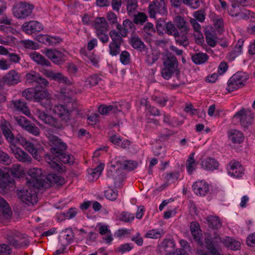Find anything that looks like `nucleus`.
<instances>
[{"label":"nucleus","mask_w":255,"mask_h":255,"mask_svg":"<svg viewBox=\"0 0 255 255\" xmlns=\"http://www.w3.org/2000/svg\"><path fill=\"white\" fill-rule=\"evenodd\" d=\"M72 110L65 106L60 105L53 110L54 115L39 109L35 111V115L44 124L56 129H63L68 125L70 121V113Z\"/></svg>","instance_id":"obj_1"},{"label":"nucleus","mask_w":255,"mask_h":255,"mask_svg":"<svg viewBox=\"0 0 255 255\" xmlns=\"http://www.w3.org/2000/svg\"><path fill=\"white\" fill-rule=\"evenodd\" d=\"M161 74L165 79L168 80L175 74L176 78L179 80L180 71L178 69V62L176 57L172 53H167L163 59V68L161 70Z\"/></svg>","instance_id":"obj_2"},{"label":"nucleus","mask_w":255,"mask_h":255,"mask_svg":"<svg viewBox=\"0 0 255 255\" xmlns=\"http://www.w3.org/2000/svg\"><path fill=\"white\" fill-rule=\"evenodd\" d=\"M23 175L21 167L18 164H14L8 172L0 170V188L7 189L14 184L13 177L20 178Z\"/></svg>","instance_id":"obj_3"},{"label":"nucleus","mask_w":255,"mask_h":255,"mask_svg":"<svg viewBox=\"0 0 255 255\" xmlns=\"http://www.w3.org/2000/svg\"><path fill=\"white\" fill-rule=\"evenodd\" d=\"M28 174L29 178H26V183L28 186L39 189L44 186L45 180L47 178L42 174L40 169L33 168L30 169Z\"/></svg>","instance_id":"obj_4"},{"label":"nucleus","mask_w":255,"mask_h":255,"mask_svg":"<svg viewBox=\"0 0 255 255\" xmlns=\"http://www.w3.org/2000/svg\"><path fill=\"white\" fill-rule=\"evenodd\" d=\"M6 236L8 243L16 249L26 247L29 243L25 235H22L17 232H8Z\"/></svg>","instance_id":"obj_5"},{"label":"nucleus","mask_w":255,"mask_h":255,"mask_svg":"<svg viewBox=\"0 0 255 255\" xmlns=\"http://www.w3.org/2000/svg\"><path fill=\"white\" fill-rule=\"evenodd\" d=\"M248 78L249 76L247 74L243 72H237L228 80L226 90L229 93H231L243 87Z\"/></svg>","instance_id":"obj_6"},{"label":"nucleus","mask_w":255,"mask_h":255,"mask_svg":"<svg viewBox=\"0 0 255 255\" xmlns=\"http://www.w3.org/2000/svg\"><path fill=\"white\" fill-rule=\"evenodd\" d=\"M33 8V5L20 2L13 6L12 11L14 16L16 18L24 19L31 15Z\"/></svg>","instance_id":"obj_7"},{"label":"nucleus","mask_w":255,"mask_h":255,"mask_svg":"<svg viewBox=\"0 0 255 255\" xmlns=\"http://www.w3.org/2000/svg\"><path fill=\"white\" fill-rule=\"evenodd\" d=\"M21 190H17V194L19 199L27 204H34L37 202V197L35 191L31 187Z\"/></svg>","instance_id":"obj_8"},{"label":"nucleus","mask_w":255,"mask_h":255,"mask_svg":"<svg viewBox=\"0 0 255 255\" xmlns=\"http://www.w3.org/2000/svg\"><path fill=\"white\" fill-rule=\"evenodd\" d=\"M234 119L240 121L241 126L247 128L251 124L254 115L251 110L243 109L234 115Z\"/></svg>","instance_id":"obj_9"},{"label":"nucleus","mask_w":255,"mask_h":255,"mask_svg":"<svg viewBox=\"0 0 255 255\" xmlns=\"http://www.w3.org/2000/svg\"><path fill=\"white\" fill-rule=\"evenodd\" d=\"M166 12L164 0H155L148 6V12L150 17H154L156 13L164 14Z\"/></svg>","instance_id":"obj_10"},{"label":"nucleus","mask_w":255,"mask_h":255,"mask_svg":"<svg viewBox=\"0 0 255 255\" xmlns=\"http://www.w3.org/2000/svg\"><path fill=\"white\" fill-rule=\"evenodd\" d=\"M49 139L52 143L50 151L54 156L65 151L67 149V144L57 136L52 135Z\"/></svg>","instance_id":"obj_11"},{"label":"nucleus","mask_w":255,"mask_h":255,"mask_svg":"<svg viewBox=\"0 0 255 255\" xmlns=\"http://www.w3.org/2000/svg\"><path fill=\"white\" fill-rule=\"evenodd\" d=\"M10 148L11 152L19 161L27 164L31 163L32 159L31 157L22 149L15 145L10 146Z\"/></svg>","instance_id":"obj_12"},{"label":"nucleus","mask_w":255,"mask_h":255,"mask_svg":"<svg viewBox=\"0 0 255 255\" xmlns=\"http://www.w3.org/2000/svg\"><path fill=\"white\" fill-rule=\"evenodd\" d=\"M2 80L4 84L15 85L21 82L20 75L15 70H11L3 77Z\"/></svg>","instance_id":"obj_13"},{"label":"nucleus","mask_w":255,"mask_h":255,"mask_svg":"<svg viewBox=\"0 0 255 255\" xmlns=\"http://www.w3.org/2000/svg\"><path fill=\"white\" fill-rule=\"evenodd\" d=\"M43 74L46 77L57 81L59 83H65L67 85L70 84V81L69 79L60 72H55L52 70H44Z\"/></svg>","instance_id":"obj_14"},{"label":"nucleus","mask_w":255,"mask_h":255,"mask_svg":"<svg viewBox=\"0 0 255 255\" xmlns=\"http://www.w3.org/2000/svg\"><path fill=\"white\" fill-rule=\"evenodd\" d=\"M22 27L26 33L31 34L36 32H39L43 29L42 25L36 21H30L24 22Z\"/></svg>","instance_id":"obj_15"},{"label":"nucleus","mask_w":255,"mask_h":255,"mask_svg":"<svg viewBox=\"0 0 255 255\" xmlns=\"http://www.w3.org/2000/svg\"><path fill=\"white\" fill-rule=\"evenodd\" d=\"M107 176L110 179L114 181L116 187H119L124 179V175L120 170H109L107 171Z\"/></svg>","instance_id":"obj_16"},{"label":"nucleus","mask_w":255,"mask_h":255,"mask_svg":"<svg viewBox=\"0 0 255 255\" xmlns=\"http://www.w3.org/2000/svg\"><path fill=\"white\" fill-rule=\"evenodd\" d=\"M192 187L195 193L200 196H205L209 191L208 184L203 181L195 182Z\"/></svg>","instance_id":"obj_17"},{"label":"nucleus","mask_w":255,"mask_h":255,"mask_svg":"<svg viewBox=\"0 0 255 255\" xmlns=\"http://www.w3.org/2000/svg\"><path fill=\"white\" fill-rule=\"evenodd\" d=\"M228 173L232 176L239 178L241 176L244 169L239 162H230Z\"/></svg>","instance_id":"obj_18"},{"label":"nucleus","mask_w":255,"mask_h":255,"mask_svg":"<svg viewBox=\"0 0 255 255\" xmlns=\"http://www.w3.org/2000/svg\"><path fill=\"white\" fill-rule=\"evenodd\" d=\"M189 30H178L173 36L176 43L184 47L187 46L188 44V39L187 34Z\"/></svg>","instance_id":"obj_19"},{"label":"nucleus","mask_w":255,"mask_h":255,"mask_svg":"<svg viewBox=\"0 0 255 255\" xmlns=\"http://www.w3.org/2000/svg\"><path fill=\"white\" fill-rule=\"evenodd\" d=\"M11 105L14 110L21 112L26 116L30 114V111L26 106V103L21 99L12 101Z\"/></svg>","instance_id":"obj_20"},{"label":"nucleus","mask_w":255,"mask_h":255,"mask_svg":"<svg viewBox=\"0 0 255 255\" xmlns=\"http://www.w3.org/2000/svg\"><path fill=\"white\" fill-rule=\"evenodd\" d=\"M12 214L10 208L6 201L0 196V216L7 219Z\"/></svg>","instance_id":"obj_21"},{"label":"nucleus","mask_w":255,"mask_h":255,"mask_svg":"<svg viewBox=\"0 0 255 255\" xmlns=\"http://www.w3.org/2000/svg\"><path fill=\"white\" fill-rule=\"evenodd\" d=\"M201 165L204 169L213 170L218 169L219 163L214 158L207 157L202 160Z\"/></svg>","instance_id":"obj_22"},{"label":"nucleus","mask_w":255,"mask_h":255,"mask_svg":"<svg viewBox=\"0 0 255 255\" xmlns=\"http://www.w3.org/2000/svg\"><path fill=\"white\" fill-rule=\"evenodd\" d=\"M56 158L53 154L52 155H49L48 154H45L44 156V159L46 162L49 165L50 167L56 171L59 172H63L65 171V167L61 166L54 160Z\"/></svg>","instance_id":"obj_23"},{"label":"nucleus","mask_w":255,"mask_h":255,"mask_svg":"<svg viewBox=\"0 0 255 255\" xmlns=\"http://www.w3.org/2000/svg\"><path fill=\"white\" fill-rule=\"evenodd\" d=\"M30 58L37 64L42 66H50L51 63L40 54L34 52L30 54Z\"/></svg>","instance_id":"obj_24"},{"label":"nucleus","mask_w":255,"mask_h":255,"mask_svg":"<svg viewBox=\"0 0 255 255\" xmlns=\"http://www.w3.org/2000/svg\"><path fill=\"white\" fill-rule=\"evenodd\" d=\"M95 28L96 31H107L109 29V24L103 17H97L95 20Z\"/></svg>","instance_id":"obj_25"},{"label":"nucleus","mask_w":255,"mask_h":255,"mask_svg":"<svg viewBox=\"0 0 255 255\" xmlns=\"http://www.w3.org/2000/svg\"><path fill=\"white\" fill-rule=\"evenodd\" d=\"M229 139L234 143H241L244 139L243 133L238 130H231L229 134Z\"/></svg>","instance_id":"obj_26"},{"label":"nucleus","mask_w":255,"mask_h":255,"mask_svg":"<svg viewBox=\"0 0 255 255\" xmlns=\"http://www.w3.org/2000/svg\"><path fill=\"white\" fill-rule=\"evenodd\" d=\"M223 242L226 247L232 250L237 251L240 249L241 243L233 238L227 237Z\"/></svg>","instance_id":"obj_27"},{"label":"nucleus","mask_w":255,"mask_h":255,"mask_svg":"<svg viewBox=\"0 0 255 255\" xmlns=\"http://www.w3.org/2000/svg\"><path fill=\"white\" fill-rule=\"evenodd\" d=\"M57 160L59 161L64 163L69 164L70 165L73 164L75 162V158L74 156L70 154H67L64 152L59 153L55 156Z\"/></svg>","instance_id":"obj_28"},{"label":"nucleus","mask_w":255,"mask_h":255,"mask_svg":"<svg viewBox=\"0 0 255 255\" xmlns=\"http://www.w3.org/2000/svg\"><path fill=\"white\" fill-rule=\"evenodd\" d=\"M175 25L179 30H189L188 23L187 22L183 17L181 16H177L174 18Z\"/></svg>","instance_id":"obj_29"},{"label":"nucleus","mask_w":255,"mask_h":255,"mask_svg":"<svg viewBox=\"0 0 255 255\" xmlns=\"http://www.w3.org/2000/svg\"><path fill=\"white\" fill-rule=\"evenodd\" d=\"M205 37L207 43L212 47H214L217 44V38L215 31L208 30L205 31Z\"/></svg>","instance_id":"obj_30"},{"label":"nucleus","mask_w":255,"mask_h":255,"mask_svg":"<svg viewBox=\"0 0 255 255\" xmlns=\"http://www.w3.org/2000/svg\"><path fill=\"white\" fill-rule=\"evenodd\" d=\"M129 43L133 48L140 51H142L145 48L144 43L138 36L131 37L130 39Z\"/></svg>","instance_id":"obj_31"},{"label":"nucleus","mask_w":255,"mask_h":255,"mask_svg":"<svg viewBox=\"0 0 255 255\" xmlns=\"http://www.w3.org/2000/svg\"><path fill=\"white\" fill-rule=\"evenodd\" d=\"M206 221L211 228L217 229L220 228L222 224L219 218L217 216H211L206 218Z\"/></svg>","instance_id":"obj_32"},{"label":"nucleus","mask_w":255,"mask_h":255,"mask_svg":"<svg viewBox=\"0 0 255 255\" xmlns=\"http://www.w3.org/2000/svg\"><path fill=\"white\" fill-rule=\"evenodd\" d=\"M49 94L44 89H40L38 86L36 87L34 101L39 102L40 101L48 98Z\"/></svg>","instance_id":"obj_33"},{"label":"nucleus","mask_w":255,"mask_h":255,"mask_svg":"<svg viewBox=\"0 0 255 255\" xmlns=\"http://www.w3.org/2000/svg\"><path fill=\"white\" fill-rule=\"evenodd\" d=\"M137 2L136 0H128L127 2V9L130 16L135 14L137 11Z\"/></svg>","instance_id":"obj_34"},{"label":"nucleus","mask_w":255,"mask_h":255,"mask_svg":"<svg viewBox=\"0 0 255 255\" xmlns=\"http://www.w3.org/2000/svg\"><path fill=\"white\" fill-rule=\"evenodd\" d=\"M24 147L32 155L34 159L38 161L41 159V156L39 154L38 150L35 148L33 143L29 142Z\"/></svg>","instance_id":"obj_35"},{"label":"nucleus","mask_w":255,"mask_h":255,"mask_svg":"<svg viewBox=\"0 0 255 255\" xmlns=\"http://www.w3.org/2000/svg\"><path fill=\"white\" fill-rule=\"evenodd\" d=\"M208 58V55L203 53H197L192 56V59L196 64H201L205 63Z\"/></svg>","instance_id":"obj_36"},{"label":"nucleus","mask_w":255,"mask_h":255,"mask_svg":"<svg viewBox=\"0 0 255 255\" xmlns=\"http://www.w3.org/2000/svg\"><path fill=\"white\" fill-rule=\"evenodd\" d=\"M109 35L112 39V41L110 43L122 44L124 41L122 38V37H124L119 34L116 30H111L109 32Z\"/></svg>","instance_id":"obj_37"},{"label":"nucleus","mask_w":255,"mask_h":255,"mask_svg":"<svg viewBox=\"0 0 255 255\" xmlns=\"http://www.w3.org/2000/svg\"><path fill=\"white\" fill-rule=\"evenodd\" d=\"M161 247L163 248L165 252L170 254L174 251L175 244L172 240L164 239L161 243Z\"/></svg>","instance_id":"obj_38"},{"label":"nucleus","mask_w":255,"mask_h":255,"mask_svg":"<svg viewBox=\"0 0 255 255\" xmlns=\"http://www.w3.org/2000/svg\"><path fill=\"white\" fill-rule=\"evenodd\" d=\"M62 41V39L59 37L45 35L42 37V42L44 43H47L50 45H56L60 43Z\"/></svg>","instance_id":"obj_39"},{"label":"nucleus","mask_w":255,"mask_h":255,"mask_svg":"<svg viewBox=\"0 0 255 255\" xmlns=\"http://www.w3.org/2000/svg\"><path fill=\"white\" fill-rule=\"evenodd\" d=\"M243 43V41H238V43L236 44L234 49L229 54V57L230 60H234L235 58L241 53Z\"/></svg>","instance_id":"obj_40"},{"label":"nucleus","mask_w":255,"mask_h":255,"mask_svg":"<svg viewBox=\"0 0 255 255\" xmlns=\"http://www.w3.org/2000/svg\"><path fill=\"white\" fill-rule=\"evenodd\" d=\"M47 179L49 180L51 182L54 183L58 186H62L65 183L64 178L56 174H49L47 177Z\"/></svg>","instance_id":"obj_41"},{"label":"nucleus","mask_w":255,"mask_h":255,"mask_svg":"<svg viewBox=\"0 0 255 255\" xmlns=\"http://www.w3.org/2000/svg\"><path fill=\"white\" fill-rule=\"evenodd\" d=\"M194 152L191 153L186 161V168L188 172L190 174L192 173L193 171L195 169V167L196 165L194 159Z\"/></svg>","instance_id":"obj_42"},{"label":"nucleus","mask_w":255,"mask_h":255,"mask_svg":"<svg viewBox=\"0 0 255 255\" xmlns=\"http://www.w3.org/2000/svg\"><path fill=\"white\" fill-rule=\"evenodd\" d=\"M132 16L133 21L136 24H143L147 19V15L143 12H137Z\"/></svg>","instance_id":"obj_43"},{"label":"nucleus","mask_w":255,"mask_h":255,"mask_svg":"<svg viewBox=\"0 0 255 255\" xmlns=\"http://www.w3.org/2000/svg\"><path fill=\"white\" fill-rule=\"evenodd\" d=\"M123 26L124 30L122 32V35H123V37H126L129 32V30H131L134 25L131 21L127 19L123 21Z\"/></svg>","instance_id":"obj_44"},{"label":"nucleus","mask_w":255,"mask_h":255,"mask_svg":"<svg viewBox=\"0 0 255 255\" xmlns=\"http://www.w3.org/2000/svg\"><path fill=\"white\" fill-rule=\"evenodd\" d=\"M24 129L35 136H38L40 134V129L34 124L31 123L30 121Z\"/></svg>","instance_id":"obj_45"},{"label":"nucleus","mask_w":255,"mask_h":255,"mask_svg":"<svg viewBox=\"0 0 255 255\" xmlns=\"http://www.w3.org/2000/svg\"><path fill=\"white\" fill-rule=\"evenodd\" d=\"M52 62L57 65H61L65 61V55L61 51L57 50V54H55Z\"/></svg>","instance_id":"obj_46"},{"label":"nucleus","mask_w":255,"mask_h":255,"mask_svg":"<svg viewBox=\"0 0 255 255\" xmlns=\"http://www.w3.org/2000/svg\"><path fill=\"white\" fill-rule=\"evenodd\" d=\"M213 20L214 21V24L215 28L219 32L222 33L224 30V23L223 19L221 17L216 16L213 18Z\"/></svg>","instance_id":"obj_47"},{"label":"nucleus","mask_w":255,"mask_h":255,"mask_svg":"<svg viewBox=\"0 0 255 255\" xmlns=\"http://www.w3.org/2000/svg\"><path fill=\"white\" fill-rule=\"evenodd\" d=\"M178 30L175 24L171 22H168L165 23V33H167L168 35L174 36Z\"/></svg>","instance_id":"obj_48"},{"label":"nucleus","mask_w":255,"mask_h":255,"mask_svg":"<svg viewBox=\"0 0 255 255\" xmlns=\"http://www.w3.org/2000/svg\"><path fill=\"white\" fill-rule=\"evenodd\" d=\"M101 80V78L97 75H93L89 77L86 80V85H89L90 87L97 85L99 82Z\"/></svg>","instance_id":"obj_49"},{"label":"nucleus","mask_w":255,"mask_h":255,"mask_svg":"<svg viewBox=\"0 0 255 255\" xmlns=\"http://www.w3.org/2000/svg\"><path fill=\"white\" fill-rule=\"evenodd\" d=\"M36 87L25 89L22 93V96L27 100L34 101Z\"/></svg>","instance_id":"obj_50"},{"label":"nucleus","mask_w":255,"mask_h":255,"mask_svg":"<svg viewBox=\"0 0 255 255\" xmlns=\"http://www.w3.org/2000/svg\"><path fill=\"white\" fill-rule=\"evenodd\" d=\"M29 142L22 135L18 134L16 137L14 136V140L11 142L10 146L15 145L19 143L22 146L25 147Z\"/></svg>","instance_id":"obj_51"},{"label":"nucleus","mask_w":255,"mask_h":255,"mask_svg":"<svg viewBox=\"0 0 255 255\" xmlns=\"http://www.w3.org/2000/svg\"><path fill=\"white\" fill-rule=\"evenodd\" d=\"M159 57V54L158 52H152L146 55V61L148 65L153 64Z\"/></svg>","instance_id":"obj_52"},{"label":"nucleus","mask_w":255,"mask_h":255,"mask_svg":"<svg viewBox=\"0 0 255 255\" xmlns=\"http://www.w3.org/2000/svg\"><path fill=\"white\" fill-rule=\"evenodd\" d=\"M121 44L110 43L109 52L112 56L118 55L121 51Z\"/></svg>","instance_id":"obj_53"},{"label":"nucleus","mask_w":255,"mask_h":255,"mask_svg":"<svg viewBox=\"0 0 255 255\" xmlns=\"http://www.w3.org/2000/svg\"><path fill=\"white\" fill-rule=\"evenodd\" d=\"M104 166L105 165L104 163H101L94 169H91L92 172L90 174L92 175L93 178H98L100 176L104 169Z\"/></svg>","instance_id":"obj_54"},{"label":"nucleus","mask_w":255,"mask_h":255,"mask_svg":"<svg viewBox=\"0 0 255 255\" xmlns=\"http://www.w3.org/2000/svg\"><path fill=\"white\" fill-rule=\"evenodd\" d=\"M14 119L15 122H16L17 124L24 129L30 122V121L28 120L26 118L22 116L14 117Z\"/></svg>","instance_id":"obj_55"},{"label":"nucleus","mask_w":255,"mask_h":255,"mask_svg":"<svg viewBox=\"0 0 255 255\" xmlns=\"http://www.w3.org/2000/svg\"><path fill=\"white\" fill-rule=\"evenodd\" d=\"M105 195L108 199L114 201L118 197V192L113 189L109 188L105 191Z\"/></svg>","instance_id":"obj_56"},{"label":"nucleus","mask_w":255,"mask_h":255,"mask_svg":"<svg viewBox=\"0 0 255 255\" xmlns=\"http://www.w3.org/2000/svg\"><path fill=\"white\" fill-rule=\"evenodd\" d=\"M137 165V163L134 161H126L123 164L122 167L125 170L128 171L132 170L134 169Z\"/></svg>","instance_id":"obj_57"},{"label":"nucleus","mask_w":255,"mask_h":255,"mask_svg":"<svg viewBox=\"0 0 255 255\" xmlns=\"http://www.w3.org/2000/svg\"><path fill=\"white\" fill-rule=\"evenodd\" d=\"M163 235L160 232L156 230H151L149 231L145 235V237L151 239L160 238Z\"/></svg>","instance_id":"obj_58"},{"label":"nucleus","mask_w":255,"mask_h":255,"mask_svg":"<svg viewBox=\"0 0 255 255\" xmlns=\"http://www.w3.org/2000/svg\"><path fill=\"white\" fill-rule=\"evenodd\" d=\"M0 161L4 164L8 165L11 162V160L6 153L0 150Z\"/></svg>","instance_id":"obj_59"},{"label":"nucleus","mask_w":255,"mask_h":255,"mask_svg":"<svg viewBox=\"0 0 255 255\" xmlns=\"http://www.w3.org/2000/svg\"><path fill=\"white\" fill-rule=\"evenodd\" d=\"M38 73L35 72L27 73L26 78L27 81L28 83L33 84L34 83H37Z\"/></svg>","instance_id":"obj_60"},{"label":"nucleus","mask_w":255,"mask_h":255,"mask_svg":"<svg viewBox=\"0 0 255 255\" xmlns=\"http://www.w3.org/2000/svg\"><path fill=\"white\" fill-rule=\"evenodd\" d=\"M61 236L65 238L68 242L72 241L74 237L73 231L70 229H67L65 231H63L61 233Z\"/></svg>","instance_id":"obj_61"},{"label":"nucleus","mask_w":255,"mask_h":255,"mask_svg":"<svg viewBox=\"0 0 255 255\" xmlns=\"http://www.w3.org/2000/svg\"><path fill=\"white\" fill-rule=\"evenodd\" d=\"M129 54L127 51H123L120 54V61L123 64H127L129 62Z\"/></svg>","instance_id":"obj_62"},{"label":"nucleus","mask_w":255,"mask_h":255,"mask_svg":"<svg viewBox=\"0 0 255 255\" xmlns=\"http://www.w3.org/2000/svg\"><path fill=\"white\" fill-rule=\"evenodd\" d=\"M43 53L52 61V59L54 57L55 54H57V50L55 49L46 48L43 51Z\"/></svg>","instance_id":"obj_63"},{"label":"nucleus","mask_w":255,"mask_h":255,"mask_svg":"<svg viewBox=\"0 0 255 255\" xmlns=\"http://www.w3.org/2000/svg\"><path fill=\"white\" fill-rule=\"evenodd\" d=\"M183 3L190 5L192 8L194 9H197L200 6V3L199 0H195L194 2H193V0H182Z\"/></svg>","instance_id":"obj_64"}]
</instances>
